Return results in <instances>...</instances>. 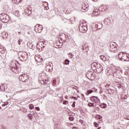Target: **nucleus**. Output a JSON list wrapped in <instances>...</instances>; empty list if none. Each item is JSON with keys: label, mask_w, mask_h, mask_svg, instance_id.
I'll return each instance as SVG.
<instances>
[{"label": "nucleus", "mask_w": 129, "mask_h": 129, "mask_svg": "<svg viewBox=\"0 0 129 129\" xmlns=\"http://www.w3.org/2000/svg\"><path fill=\"white\" fill-rule=\"evenodd\" d=\"M40 42L42 43V44L44 45V46H46V41H42Z\"/></svg>", "instance_id": "nucleus-49"}, {"label": "nucleus", "mask_w": 129, "mask_h": 129, "mask_svg": "<svg viewBox=\"0 0 129 129\" xmlns=\"http://www.w3.org/2000/svg\"><path fill=\"white\" fill-rule=\"evenodd\" d=\"M127 59H128V60H129V55H127Z\"/></svg>", "instance_id": "nucleus-57"}, {"label": "nucleus", "mask_w": 129, "mask_h": 129, "mask_svg": "<svg viewBox=\"0 0 129 129\" xmlns=\"http://www.w3.org/2000/svg\"><path fill=\"white\" fill-rule=\"evenodd\" d=\"M93 92V90H89L87 91V95H89V94H91Z\"/></svg>", "instance_id": "nucleus-28"}, {"label": "nucleus", "mask_w": 129, "mask_h": 129, "mask_svg": "<svg viewBox=\"0 0 129 129\" xmlns=\"http://www.w3.org/2000/svg\"><path fill=\"white\" fill-rule=\"evenodd\" d=\"M84 6H85V8L88 10V5L84 4Z\"/></svg>", "instance_id": "nucleus-51"}, {"label": "nucleus", "mask_w": 129, "mask_h": 129, "mask_svg": "<svg viewBox=\"0 0 129 129\" xmlns=\"http://www.w3.org/2000/svg\"><path fill=\"white\" fill-rule=\"evenodd\" d=\"M100 12L102 13H105V12H107V10H108V6L103 5L101 6Z\"/></svg>", "instance_id": "nucleus-15"}, {"label": "nucleus", "mask_w": 129, "mask_h": 129, "mask_svg": "<svg viewBox=\"0 0 129 129\" xmlns=\"http://www.w3.org/2000/svg\"><path fill=\"white\" fill-rule=\"evenodd\" d=\"M41 84H49L50 83V81L48 80V79H43L41 81H40Z\"/></svg>", "instance_id": "nucleus-18"}, {"label": "nucleus", "mask_w": 129, "mask_h": 129, "mask_svg": "<svg viewBox=\"0 0 129 129\" xmlns=\"http://www.w3.org/2000/svg\"><path fill=\"white\" fill-rule=\"evenodd\" d=\"M76 104V102L74 101L72 105V107H75V104Z\"/></svg>", "instance_id": "nucleus-40"}, {"label": "nucleus", "mask_w": 129, "mask_h": 129, "mask_svg": "<svg viewBox=\"0 0 129 129\" xmlns=\"http://www.w3.org/2000/svg\"><path fill=\"white\" fill-rule=\"evenodd\" d=\"M100 58L101 60H102V61H106V57L104 55H100Z\"/></svg>", "instance_id": "nucleus-23"}, {"label": "nucleus", "mask_w": 129, "mask_h": 129, "mask_svg": "<svg viewBox=\"0 0 129 129\" xmlns=\"http://www.w3.org/2000/svg\"><path fill=\"white\" fill-rule=\"evenodd\" d=\"M125 119H127V120H129V116L125 117Z\"/></svg>", "instance_id": "nucleus-53"}, {"label": "nucleus", "mask_w": 129, "mask_h": 129, "mask_svg": "<svg viewBox=\"0 0 129 129\" xmlns=\"http://www.w3.org/2000/svg\"><path fill=\"white\" fill-rule=\"evenodd\" d=\"M81 47L82 50L84 53H87V52L89 51V47H88V44H84L81 46Z\"/></svg>", "instance_id": "nucleus-10"}, {"label": "nucleus", "mask_w": 129, "mask_h": 129, "mask_svg": "<svg viewBox=\"0 0 129 129\" xmlns=\"http://www.w3.org/2000/svg\"><path fill=\"white\" fill-rule=\"evenodd\" d=\"M19 70V68L17 67H16L15 68H12L11 70L13 72H14V73H18V70Z\"/></svg>", "instance_id": "nucleus-20"}, {"label": "nucleus", "mask_w": 129, "mask_h": 129, "mask_svg": "<svg viewBox=\"0 0 129 129\" xmlns=\"http://www.w3.org/2000/svg\"><path fill=\"white\" fill-rule=\"evenodd\" d=\"M70 62V60H69V59H66L65 60L64 63H65L66 65H68V64H69Z\"/></svg>", "instance_id": "nucleus-31"}, {"label": "nucleus", "mask_w": 129, "mask_h": 129, "mask_svg": "<svg viewBox=\"0 0 129 129\" xmlns=\"http://www.w3.org/2000/svg\"><path fill=\"white\" fill-rule=\"evenodd\" d=\"M62 42H63L62 40H61V41H59V42L60 43V44H62Z\"/></svg>", "instance_id": "nucleus-56"}, {"label": "nucleus", "mask_w": 129, "mask_h": 129, "mask_svg": "<svg viewBox=\"0 0 129 129\" xmlns=\"http://www.w3.org/2000/svg\"><path fill=\"white\" fill-rule=\"evenodd\" d=\"M88 106H94V103H89Z\"/></svg>", "instance_id": "nucleus-35"}, {"label": "nucleus", "mask_w": 129, "mask_h": 129, "mask_svg": "<svg viewBox=\"0 0 129 129\" xmlns=\"http://www.w3.org/2000/svg\"><path fill=\"white\" fill-rule=\"evenodd\" d=\"M0 29H2V25L0 24Z\"/></svg>", "instance_id": "nucleus-60"}, {"label": "nucleus", "mask_w": 129, "mask_h": 129, "mask_svg": "<svg viewBox=\"0 0 129 129\" xmlns=\"http://www.w3.org/2000/svg\"><path fill=\"white\" fill-rule=\"evenodd\" d=\"M20 12H19V11H17L15 12V16H17V17H19L20 16Z\"/></svg>", "instance_id": "nucleus-34"}, {"label": "nucleus", "mask_w": 129, "mask_h": 129, "mask_svg": "<svg viewBox=\"0 0 129 129\" xmlns=\"http://www.w3.org/2000/svg\"><path fill=\"white\" fill-rule=\"evenodd\" d=\"M80 122H81V123H82H82L83 122V120L80 119Z\"/></svg>", "instance_id": "nucleus-54"}, {"label": "nucleus", "mask_w": 129, "mask_h": 129, "mask_svg": "<svg viewBox=\"0 0 129 129\" xmlns=\"http://www.w3.org/2000/svg\"><path fill=\"white\" fill-rule=\"evenodd\" d=\"M91 68L94 72H96L97 73H101L102 72V66L98 62L92 63L91 64Z\"/></svg>", "instance_id": "nucleus-1"}, {"label": "nucleus", "mask_w": 129, "mask_h": 129, "mask_svg": "<svg viewBox=\"0 0 129 129\" xmlns=\"http://www.w3.org/2000/svg\"><path fill=\"white\" fill-rule=\"evenodd\" d=\"M87 10H88V9L86 8L85 5H83L82 6V11H83V12H86L87 11Z\"/></svg>", "instance_id": "nucleus-27"}, {"label": "nucleus", "mask_w": 129, "mask_h": 129, "mask_svg": "<svg viewBox=\"0 0 129 129\" xmlns=\"http://www.w3.org/2000/svg\"><path fill=\"white\" fill-rule=\"evenodd\" d=\"M72 98H73V99H75V100H77V98L76 97L72 96Z\"/></svg>", "instance_id": "nucleus-50"}, {"label": "nucleus", "mask_w": 129, "mask_h": 129, "mask_svg": "<svg viewBox=\"0 0 129 129\" xmlns=\"http://www.w3.org/2000/svg\"><path fill=\"white\" fill-rule=\"evenodd\" d=\"M4 34L5 37L6 38H7V37H8V33H7V32H4Z\"/></svg>", "instance_id": "nucleus-45"}, {"label": "nucleus", "mask_w": 129, "mask_h": 129, "mask_svg": "<svg viewBox=\"0 0 129 129\" xmlns=\"http://www.w3.org/2000/svg\"><path fill=\"white\" fill-rule=\"evenodd\" d=\"M94 125H95V127H98V123H97V122H94Z\"/></svg>", "instance_id": "nucleus-37"}, {"label": "nucleus", "mask_w": 129, "mask_h": 129, "mask_svg": "<svg viewBox=\"0 0 129 129\" xmlns=\"http://www.w3.org/2000/svg\"><path fill=\"white\" fill-rule=\"evenodd\" d=\"M29 108H30V109H33V108H34L33 105V104L29 105Z\"/></svg>", "instance_id": "nucleus-36"}, {"label": "nucleus", "mask_w": 129, "mask_h": 129, "mask_svg": "<svg viewBox=\"0 0 129 129\" xmlns=\"http://www.w3.org/2000/svg\"><path fill=\"white\" fill-rule=\"evenodd\" d=\"M121 98L123 100H126L127 99V95H122L121 96Z\"/></svg>", "instance_id": "nucleus-26"}, {"label": "nucleus", "mask_w": 129, "mask_h": 129, "mask_svg": "<svg viewBox=\"0 0 129 129\" xmlns=\"http://www.w3.org/2000/svg\"><path fill=\"white\" fill-rule=\"evenodd\" d=\"M21 42H23V39H22L21 38H19L18 41V44L21 45Z\"/></svg>", "instance_id": "nucleus-33"}, {"label": "nucleus", "mask_w": 129, "mask_h": 129, "mask_svg": "<svg viewBox=\"0 0 129 129\" xmlns=\"http://www.w3.org/2000/svg\"><path fill=\"white\" fill-rule=\"evenodd\" d=\"M93 2H97V0H92Z\"/></svg>", "instance_id": "nucleus-58"}, {"label": "nucleus", "mask_w": 129, "mask_h": 129, "mask_svg": "<svg viewBox=\"0 0 129 129\" xmlns=\"http://www.w3.org/2000/svg\"><path fill=\"white\" fill-rule=\"evenodd\" d=\"M38 44L39 45H40L41 47V48H42L43 49H44V48H45V45H43L42 42H40L39 43H38Z\"/></svg>", "instance_id": "nucleus-29"}, {"label": "nucleus", "mask_w": 129, "mask_h": 129, "mask_svg": "<svg viewBox=\"0 0 129 129\" xmlns=\"http://www.w3.org/2000/svg\"><path fill=\"white\" fill-rule=\"evenodd\" d=\"M106 72L107 73V75H112L113 77L116 78H118L119 76L117 75V72L114 69L108 68L107 69Z\"/></svg>", "instance_id": "nucleus-2"}, {"label": "nucleus", "mask_w": 129, "mask_h": 129, "mask_svg": "<svg viewBox=\"0 0 129 129\" xmlns=\"http://www.w3.org/2000/svg\"><path fill=\"white\" fill-rule=\"evenodd\" d=\"M19 59L21 61H27L28 59V54L25 51H20L19 52Z\"/></svg>", "instance_id": "nucleus-4"}, {"label": "nucleus", "mask_w": 129, "mask_h": 129, "mask_svg": "<svg viewBox=\"0 0 129 129\" xmlns=\"http://www.w3.org/2000/svg\"><path fill=\"white\" fill-rule=\"evenodd\" d=\"M93 14L94 16H98V15L100 14V10L98 9H96L93 11Z\"/></svg>", "instance_id": "nucleus-19"}, {"label": "nucleus", "mask_w": 129, "mask_h": 129, "mask_svg": "<svg viewBox=\"0 0 129 129\" xmlns=\"http://www.w3.org/2000/svg\"><path fill=\"white\" fill-rule=\"evenodd\" d=\"M35 32L38 33H41L43 31V26L41 25L37 24L35 27Z\"/></svg>", "instance_id": "nucleus-11"}, {"label": "nucleus", "mask_w": 129, "mask_h": 129, "mask_svg": "<svg viewBox=\"0 0 129 129\" xmlns=\"http://www.w3.org/2000/svg\"><path fill=\"white\" fill-rule=\"evenodd\" d=\"M86 76L91 81H93L95 80V74L92 72H88L86 74Z\"/></svg>", "instance_id": "nucleus-6"}, {"label": "nucleus", "mask_w": 129, "mask_h": 129, "mask_svg": "<svg viewBox=\"0 0 129 129\" xmlns=\"http://www.w3.org/2000/svg\"><path fill=\"white\" fill-rule=\"evenodd\" d=\"M29 76H28L27 74H23L19 76V80L20 81H22V82H27Z\"/></svg>", "instance_id": "nucleus-8"}, {"label": "nucleus", "mask_w": 129, "mask_h": 129, "mask_svg": "<svg viewBox=\"0 0 129 129\" xmlns=\"http://www.w3.org/2000/svg\"><path fill=\"white\" fill-rule=\"evenodd\" d=\"M100 107H101V108H106V104L103 103H101L100 105H99Z\"/></svg>", "instance_id": "nucleus-25"}, {"label": "nucleus", "mask_w": 129, "mask_h": 129, "mask_svg": "<svg viewBox=\"0 0 129 129\" xmlns=\"http://www.w3.org/2000/svg\"><path fill=\"white\" fill-rule=\"evenodd\" d=\"M110 50L111 51V52H114V53H115V52L117 51V47H116V43H114V44L113 43H110Z\"/></svg>", "instance_id": "nucleus-9"}, {"label": "nucleus", "mask_w": 129, "mask_h": 129, "mask_svg": "<svg viewBox=\"0 0 129 129\" xmlns=\"http://www.w3.org/2000/svg\"><path fill=\"white\" fill-rule=\"evenodd\" d=\"M9 104V102H7L6 103H5L3 105H2L3 107L7 106Z\"/></svg>", "instance_id": "nucleus-38"}, {"label": "nucleus", "mask_w": 129, "mask_h": 129, "mask_svg": "<svg viewBox=\"0 0 129 129\" xmlns=\"http://www.w3.org/2000/svg\"><path fill=\"white\" fill-rule=\"evenodd\" d=\"M46 71H48V72H51L53 70V64L51 63V64L50 63H48L46 65Z\"/></svg>", "instance_id": "nucleus-16"}, {"label": "nucleus", "mask_w": 129, "mask_h": 129, "mask_svg": "<svg viewBox=\"0 0 129 129\" xmlns=\"http://www.w3.org/2000/svg\"><path fill=\"white\" fill-rule=\"evenodd\" d=\"M71 58H73L74 57V54H72V53L70 52V53Z\"/></svg>", "instance_id": "nucleus-43"}, {"label": "nucleus", "mask_w": 129, "mask_h": 129, "mask_svg": "<svg viewBox=\"0 0 129 129\" xmlns=\"http://www.w3.org/2000/svg\"><path fill=\"white\" fill-rule=\"evenodd\" d=\"M69 119L71 121H73V120H74V117H72V116H70L69 118Z\"/></svg>", "instance_id": "nucleus-32"}, {"label": "nucleus", "mask_w": 129, "mask_h": 129, "mask_svg": "<svg viewBox=\"0 0 129 129\" xmlns=\"http://www.w3.org/2000/svg\"><path fill=\"white\" fill-rule=\"evenodd\" d=\"M28 116L29 119H31V120H32V117H33V115L29 113L28 114Z\"/></svg>", "instance_id": "nucleus-30"}, {"label": "nucleus", "mask_w": 129, "mask_h": 129, "mask_svg": "<svg viewBox=\"0 0 129 129\" xmlns=\"http://www.w3.org/2000/svg\"><path fill=\"white\" fill-rule=\"evenodd\" d=\"M36 48H37V50H38V51H39V52H41V51H43V49L42 48V47H41L38 44L36 45Z\"/></svg>", "instance_id": "nucleus-24"}, {"label": "nucleus", "mask_w": 129, "mask_h": 129, "mask_svg": "<svg viewBox=\"0 0 129 129\" xmlns=\"http://www.w3.org/2000/svg\"><path fill=\"white\" fill-rule=\"evenodd\" d=\"M23 30H24V34L25 35H30V32H29V31H30V27H29L28 26H26L25 25L23 26Z\"/></svg>", "instance_id": "nucleus-14"}, {"label": "nucleus", "mask_w": 129, "mask_h": 129, "mask_svg": "<svg viewBox=\"0 0 129 129\" xmlns=\"http://www.w3.org/2000/svg\"><path fill=\"white\" fill-rule=\"evenodd\" d=\"M36 61L38 62V63H41V62H42V61H43V59H36Z\"/></svg>", "instance_id": "nucleus-41"}, {"label": "nucleus", "mask_w": 129, "mask_h": 129, "mask_svg": "<svg viewBox=\"0 0 129 129\" xmlns=\"http://www.w3.org/2000/svg\"><path fill=\"white\" fill-rule=\"evenodd\" d=\"M79 30L81 33H85L88 30L87 24H84V23L82 22L79 26Z\"/></svg>", "instance_id": "nucleus-5"}, {"label": "nucleus", "mask_w": 129, "mask_h": 129, "mask_svg": "<svg viewBox=\"0 0 129 129\" xmlns=\"http://www.w3.org/2000/svg\"><path fill=\"white\" fill-rule=\"evenodd\" d=\"M105 22H106L105 19Z\"/></svg>", "instance_id": "nucleus-63"}, {"label": "nucleus", "mask_w": 129, "mask_h": 129, "mask_svg": "<svg viewBox=\"0 0 129 129\" xmlns=\"http://www.w3.org/2000/svg\"><path fill=\"white\" fill-rule=\"evenodd\" d=\"M35 109H36V110H37V111H40V107H36Z\"/></svg>", "instance_id": "nucleus-46"}, {"label": "nucleus", "mask_w": 129, "mask_h": 129, "mask_svg": "<svg viewBox=\"0 0 129 129\" xmlns=\"http://www.w3.org/2000/svg\"><path fill=\"white\" fill-rule=\"evenodd\" d=\"M118 58L121 60V61H124L125 62L129 61V60L127 59V54H124L122 52L118 53Z\"/></svg>", "instance_id": "nucleus-7"}, {"label": "nucleus", "mask_w": 129, "mask_h": 129, "mask_svg": "<svg viewBox=\"0 0 129 129\" xmlns=\"http://www.w3.org/2000/svg\"><path fill=\"white\" fill-rule=\"evenodd\" d=\"M90 100L92 101V102H95L97 103V102H100V100L98 98L97 96H93L90 97Z\"/></svg>", "instance_id": "nucleus-13"}, {"label": "nucleus", "mask_w": 129, "mask_h": 129, "mask_svg": "<svg viewBox=\"0 0 129 129\" xmlns=\"http://www.w3.org/2000/svg\"><path fill=\"white\" fill-rule=\"evenodd\" d=\"M31 14H32V8L31 7L27 8L24 11L25 16H30Z\"/></svg>", "instance_id": "nucleus-12"}, {"label": "nucleus", "mask_w": 129, "mask_h": 129, "mask_svg": "<svg viewBox=\"0 0 129 129\" xmlns=\"http://www.w3.org/2000/svg\"><path fill=\"white\" fill-rule=\"evenodd\" d=\"M97 118H98V119H100V118H102V117L100 115H97Z\"/></svg>", "instance_id": "nucleus-42"}, {"label": "nucleus", "mask_w": 129, "mask_h": 129, "mask_svg": "<svg viewBox=\"0 0 129 129\" xmlns=\"http://www.w3.org/2000/svg\"><path fill=\"white\" fill-rule=\"evenodd\" d=\"M95 28H96L97 29H98V30H100V29H101V28H102V24H96L95 25Z\"/></svg>", "instance_id": "nucleus-21"}, {"label": "nucleus", "mask_w": 129, "mask_h": 129, "mask_svg": "<svg viewBox=\"0 0 129 129\" xmlns=\"http://www.w3.org/2000/svg\"><path fill=\"white\" fill-rule=\"evenodd\" d=\"M107 91H108L109 94H112L113 93H114V90L110 88L107 89Z\"/></svg>", "instance_id": "nucleus-22"}, {"label": "nucleus", "mask_w": 129, "mask_h": 129, "mask_svg": "<svg viewBox=\"0 0 129 129\" xmlns=\"http://www.w3.org/2000/svg\"><path fill=\"white\" fill-rule=\"evenodd\" d=\"M0 109H2V107H0Z\"/></svg>", "instance_id": "nucleus-61"}, {"label": "nucleus", "mask_w": 129, "mask_h": 129, "mask_svg": "<svg viewBox=\"0 0 129 129\" xmlns=\"http://www.w3.org/2000/svg\"><path fill=\"white\" fill-rule=\"evenodd\" d=\"M0 19L3 23H10V16L5 13L0 14Z\"/></svg>", "instance_id": "nucleus-3"}, {"label": "nucleus", "mask_w": 129, "mask_h": 129, "mask_svg": "<svg viewBox=\"0 0 129 129\" xmlns=\"http://www.w3.org/2000/svg\"><path fill=\"white\" fill-rule=\"evenodd\" d=\"M31 49H32V50H34L35 49V46L34 45H32Z\"/></svg>", "instance_id": "nucleus-48"}, {"label": "nucleus", "mask_w": 129, "mask_h": 129, "mask_svg": "<svg viewBox=\"0 0 129 129\" xmlns=\"http://www.w3.org/2000/svg\"><path fill=\"white\" fill-rule=\"evenodd\" d=\"M65 99H68V96H65Z\"/></svg>", "instance_id": "nucleus-55"}, {"label": "nucleus", "mask_w": 129, "mask_h": 129, "mask_svg": "<svg viewBox=\"0 0 129 129\" xmlns=\"http://www.w3.org/2000/svg\"><path fill=\"white\" fill-rule=\"evenodd\" d=\"M92 90L93 91V92H96L97 91V89L95 88H93L92 89Z\"/></svg>", "instance_id": "nucleus-39"}, {"label": "nucleus", "mask_w": 129, "mask_h": 129, "mask_svg": "<svg viewBox=\"0 0 129 129\" xmlns=\"http://www.w3.org/2000/svg\"><path fill=\"white\" fill-rule=\"evenodd\" d=\"M100 128H101V127H98V128L97 129H100Z\"/></svg>", "instance_id": "nucleus-59"}, {"label": "nucleus", "mask_w": 129, "mask_h": 129, "mask_svg": "<svg viewBox=\"0 0 129 129\" xmlns=\"http://www.w3.org/2000/svg\"><path fill=\"white\" fill-rule=\"evenodd\" d=\"M63 104H68V101H66V100L63 101Z\"/></svg>", "instance_id": "nucleus-44"}, {"label": "nucleus", "mask_w": 129, "mask_h": 129, "mask_svg": "<svg viewBox=\"0 0 129 129\" xmlns=\"http://www.w3.org/2000/svg\"><path fill=\"white\" fill-rule=\"evenodd\" d=\"M99 39H100V37H99Z\"/></svg>", "instance_id": "nucleus-62"}, {"label": "nucleus", "mask_w": 129, "mask_h": 129, "mask_svg": "<svg viewBox=\"0 0 129 129\" xmlns=\"http://www.w3.org/2000/svg\"><path fill=\"white\" fill-rule=\"evenodd\" d=\"M8 88L7 85L6 84H1L0 86V89L1 91H6V89Z\"/></svg>", "instance_id": "nucleus-17"}, {"label": "nucleus", "mask_w": 129, "mask_h": 129, "mask_svg": "<svg viewBox=\"0 0 129 129\" xmlns=\"http://www.w3.org/2000/svg\"><path fill=\"white\" fill-rule=\"evenodd\" d=\"M110 86V85L109 84H107L105 86L106 88H108Z\"/></svg>", "instance_id": "nucleus-47"}, {"label": "nucleus", "mask_w": 129, "mask_h": 129, "mask_svg": "<svg viewBox=\"0 0 129 129\" xmlns=\"http://www.w3.org/2000/svg\"><path fill=\"white\" fill-rule=\"evenodd\" d=\"M18 36H21V32L19 31L17 32Z\"/></svg>", "instance_id": "nucleus-52"}]
</instances>
